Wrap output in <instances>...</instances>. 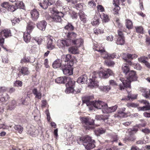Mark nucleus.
I'll use <instances>...</instances> for the list:
<instances>
[{
    "label": "nucleus",
    "instance_id": "obj_31",
    "mask_svg": "<svg viewBox=\"0 0 150 150\" xmlns=\"http://www.w3.org/2000/svg\"><path fill=\"white\" fill-rule=\"evenodd\" d=\"M33 94L35 96V98H37L39 99H40L41 98L42 96L40 92L38 91L36 88H35L33 90Z\"/></svg>",
    "mask_w": 150,
    "mask_h": 150
},
{
    "label": "nucleus",
    "instance_id": "obj_24",
    "mask_svg": "<svg viewBox=\"0 0 150 150\" xmlns=\"http://www.w3.org/2000/svg\"><path fill=\"white\" fill-rule=\"evenodd\" d=\"M122 70L124 73L126 75H127L130 71V69L129 68L128 64H124L123 65L122 67Z\"/></svg>",
    "mask_w": 150,
    "mask_h": 150
},
{
    "label": "nucleus",
    "instance_id": "obj_7",
    "mask_svg": "<svg viewBox=\"0 0 150 150\" xmlns=\"http://www.w3.org/2000/svg\"><path fill=\"white\" fill-rule=\"evenodd\" d=\"M11 34L10 31L8 29L3 30L0 33V45L4 49L5 48L4 47L3 44L4 40L3 36L7 38L11 35Z\"/></svg>",
    "mask_w": 150,
    "mask_h": 150
},
{
    "label": "nucleus",
    "instance_id": "obj_5",
    "mask_svg": "<svg viewBox=\"0 0 150 150\" xmlns=\"http://www.w3.org/2000/svg\"><path fill=\"white\" fill-rule=\"evenodd\" d=\"M50 11L53 15L52 16L50 17V20L56 22H59L61 21V17H63V14L61 12H59L54 8L50 9Z\"/></svg>",
    "mask_w": 150,
    "mask_h": 150
},
{
    "label": "nucleus",
    "instance_id": "obj_33",
    "mask_svg": "<svg viewBox=\"0 0 150 150\" xmlns=\"http://www.w3.org/2000/svg\"><path fill=\"white\" fill-rule=\"evenodd\" d=\"M67 81L68 83L66 84V86L67 87H69L72 88L74 87L75 82L72 79H70L69 78V80H67Z\"/></svg>",
    "mask_w": 150,
    "mask_h": 150
},
{
    "label": "nucleus",
    "instance_id": "obj_37",
    "mask_svg": "<svg viewBox=\"0 0 150 150\" xmlns=\"http://www.w3.org/2000/svg\"><path fill=\"white\" fill-rule=\"evenodd\" d=\"M14 129L18 131L19 133H21L23 131V128L20 125H16L14 127Z\"/></svg>",
    "mask_w": 150,
    "mask_h": 150
},
{
    "label": "nucleus",
    "instance_id": "obj_45",
    "mask_svg": "<svg viewBox=\"0 0 150 150\" xmlns=\"http://www.w3.org/2000/svg\"><path fill=\"white\" fill-rule=\"evenodd\" d=\"M9 5L8 2H5L1 3V6L2 8L7 10L8 7H9Z\"/></svg>",
    "mask_w": 150,
    "mask_h": 150
},
{
    "label": "nucleus",
    "instance_id": "obj_41",
    "mask_svg": "<svg viewBox=\"0 0 150 150\" xmlns=\"http://www.w3.org/2000/svg\"><path fill=\"white\" fill-rule=\"evenodd\" d=\"M127 105L129 108H135L138 106V105L133 103H127Z\"/></svg>",
    "mask_w": 150,
    "mask_h": 150
},
{
    "label": "nucleus",
    "instance_id": "obj_40",
    "mask_svg": "<svg viewBox=\"0 0 150 150\" xmlns=\"http://www.w3.org/2000/svg\"><path fill=\"white\" fill-rule=\"evenodd\" d=\"M116 3H115L114 4L115 5V7L113 9V13L115 14L118 13L119 10L120 9V7L116 5Z\"/></svg>",
    "mask_w": 150,
    "mask_h": 150
},
{
    "label": "nucleus",
    "instance_id": "obj_38",
    "mask_svg": "<svg viewBox=\"0 0 150 150\" xmlns=\"http://www.w3.org/2000/svg\"><path fill=\"white\" fill-rule=\"evenodd\" d=\"M13 84L15 86L17 87H21L22 86L23 82L22 81L17 80L14 82Z\"/></svg>",
    "mask_w": 150,
    "mask_h": 150
},
{
    "label": "nucleus",
    "instance_id": "obj_22",
    "mask_svg": "<svg viewBox=\"0 0 150 150\" xmlns=\"http://www.w3.org/2000/svg\"><path fill=\"white\" fill-rule=\"evenodd\" d=\"M53 67L54 68H57L62 66V61L61 60L57 59L52 64Z\"/></svg>",
    "mask_w": 150,
    "mask_h": 150
},
{
    "label": "nucleus",
    "instance_id": "obj_1",
    "mask_svg": "<svg viewBox=\"0 0 150 150\" xmlns=\"http://www.w3.org/2000/svg\"><path fill=\"white\" fill-rule=\"evenodd\" d=\"M112 74V71L109 69H107L99 72H94L92 75V78L89 79V86L91 88L98 86V77L106 79Z\"/></svg>",
    "mask_w": 150,
    "mask_h": 150
},
{
    "label": "nucleus",
    "instance_id": "obj_32",
    "mask_svg": "<svg viewBox=\"0 0 150 150\" xmlns=\"http://www.w3.org/2000/svg\"><path fill=\"white\" fill-rule=\"evenodd\" d=\"M116 43L117 45H123L125 43L124 38L118 37L117 40H116Z\"/></svg>",
    "mask_w": 150,
    "mask_h": 150
},
{
    "label": "nucleus",
    "instance_id": "obj_19",
    "mask_svg": "<svg viewBox=\"0 0 150 150\" xmlns=\"http://www.w3.org/2000/svg\"><path fill=\"white\" fill-rule=\"evenodd\" d=\"M69 79V77L66 76H61L55 79V82L58 83H64L67 80Z\"/></svg>",
    "mask_w": 150,
    "mask_h": 150
},
{
    "label": "nucleus",
    "instance_id": "obj_28",
    "mask_svg": "<svg viewBox=\"0 0 150 150\" xmlns=\"http://www.w3.org/2000/svg\"><path fill=\"white\" fill-rule=\"evenodd\" d=\"M34 28L33 23H29L28 24L26 27V31L27 32L30 33L33 30Z\"/></svg>",
    "mask_w": 150,
    "mask_h": 150
},
{
    "label": "nucleus",
    "instance_id": "obj_58",
    "mask_svg": "<svg viewBox=\"0 0 150 150\" xmlns=\"http://www.w3.org/2000/svg\"><path fill=\"white\" fill-rule=\"evenodd\" d=\"M80 16L81 20L84 23H85L86 22V19L85 15L83 14V15H81V14H80Z\"/></svg>",
    "mask_w": 150,
    "mask_h": 150
},
{
    "label": "nucleus",
    "instance_id": "obj_51",
    "mask_svg": "<svg viewBox=\"0 0 150 150\" xmlns=\"http://www.w3.org/2000/svg\"><path fill=\"white\" fill-rule=\"evenodd\" d=\"M115 23L117 26L122 30V24L120 23V20L118 18H116L115 20Z\"/></svg>",
    "mask_w": 150,
    "mask_h": 150
},
{
    "label": "nucleus",
    "instance_id": "obj_16",
    "mask_svg": "<svg viewBox=\"0 0 150 150\" xmlns=\"http://www.w3.org/2000/svg\"><path fill=\"white\" fill-rule=\"evenodd\" d=\"M81 90L79 89H74V87H67L65 90V92L67 93H72L74 94H76L80 92Z\"/></svg>",
    "mask_w": 150,
    "mask_h": 150
},
{
    "label": "nucleus",
    "instance_id": "obj_35",
    "mask_svg": "<svg viewBox=\"0 0 150 150\" xmlns=\"http://www.w3.org/2000/svg\"><path fill=\"white\" fill-rule=\"evenodd\" d=\"M66 35L67 38H71L72 39V40H74V38L76 37L77 34L73 32H70L67 33Z\"/></svg>",
    "mask_w": 150,
    "mask_h": 150
},
{
    "label": "nucleus",
    "instance_id": "obj_4",
    "mask_svg": "<svg viewBox=\"0 0 150 150\" xmlns=\"http://www.w3.org/2000/svg\"><path fill=\"white\" fill-rule=\"evenodd\" d=\"M80 140L83 142V145L87 150L93 149L95 147V141L88 136L80 138Z\"/></svg>",
    "mask_w": 150,
    "mask_h": 150
},
{
    "label": "nucleus",
    "instance_id": "obj_11",
    "mask_svg": "<svg viewBox=\"0 0 150 150\" xmlns=\"http://www.w3.org/2000/svg\"><path fill=\"white\" fill-rule=\"evenodd\" d=\"M71 41V45H75L77 47H79L83 43V40L81 38L71 40L70 39Z\"/></svg>",
    "mask_w": 150,
    "mask_h": 150
},
{
    "label": "nucleus",
    "instance_id": "obj_27",
    "mask_svg": "<svg viewBox=\"0 0 150 150\" xmlns=\"http://www.w3.org/2000/svg\"><path fill=\"white\" fill-rule=\"evenodd\" d=\"M69 51L73 54H76L79 52L78 47H71L69 48Z\"/></svg>",
    "mask_w": 150,
    "mask_h": 150
},
{
    "label": "nucleus",
    "instance_id": "obj_56",
    "mask_svg": "<svg viewBox=\"0 0 150 150\" xmlns=\"http://www.w3.org/2000/svg\"><path fill=\"white\" fill-rule=\"evenodd\" d=\"M16 104V101L14 100H12L11 103V105L9 106V109L11 110L13 109L15 107Z\"/></svg>",
    "mask_w": 150,
    "mask_h": 150
},
{
    "label": "nucleus",
    "instance_id": "obj_55",
    "mask_svg": "<svg viewBox=\"0 0 150 150\" xmlns=\"http://www.w3.org/2000/svg\"><path fill=\"white\" fill-rule=\"evenodd\" d=\"M105 118L102 115H97L96 116V119L99 120H103L104 121V120Z\"/></svg>",
    "mask_w": 150,
    "mask_h": 150
},
{
    "label": "nucleus",
    "instance_id": "obj_60",
    "mask_svg": "<svg viewBox=\"0 0 150 150\" xmlns=\"http://www.w3.org/2000/svg\"><path fill=\"white\" fill-rule=\"evenodd\" d=\"M16 6L17 8L19 7L21 8H23V3L22 2H17L16 3Z\"/></svg>",
    "mask_w": 150,
    "mask_h": 150
},
{
    "label": "nucleus",
    "instance_id": "obj_62",
    "mask_svg": "<svg viewBox=\"0 0 150 150\" xmlns=\"http://www.w3.org/2000/svg\"><path fill=\"white\" fill-rule=\"evenodd\" d=\"M2 59L3 62H5L6 63H8L9 60L8 59L7 56L6 55H5L2 57Z\"/></svg>",
    "mask_w": 150,
    "mask_h": 150
},
{
    "label": "nucleus",
    "instance_id": "obj_12",
    "mask_svg": "<svg viewBox=\"0 0 150 150\" xmlns=\"http://www.w3.org/2000/svg\"><path fill=\"white\" fill-rule=\"evenodd\" d=\"M117 108V105H115L112 107H108V105L105 109L103 110V113H109L113 112L115 111Z\"/></svg>",
    "mask_w": 150,
    "mask_h": 150
},
{
    "label": "nucleus",
    "instance_id": "obj_2",
    "mask_svg": "<svg viewBox=\"0 0 150 150\" xmlns=\"http://www.w3.org/2000/svg\"><path fill=\"white\" fill-rule=\"evenodd\" d=\"M127 75L126 79L124 80L123 78H120V79L123 84V85L120 84L119 85V89L120 90H124L125 87H130L131 82L132 81L137 80V77L136 72L134 71H130Z\"/></svg>",
    "mask_w": 150,
    "mask_h": 150
},
{
    "label": "nucleus",
    "instance_id": "obj_54",
    "mask_svg": "<svg viewBox=\"0 0 150 150\" xmlns=\"http://www.w3.org/2000/svg\"><path fill=\"white\" fill-rule=\"evenodd\" d=\"M137 98V96L135 95L134 97H133L132 96V95L131 94H129L127 96V98L128 99L125 98H122V100H129L130 98L131 99H135Z\"/></svg>",
    "mask_w": 150,
    "mask_h": 150
},
{
    "label": "nucleus",
    "instance_id": "obj_8",
    "mask_svg": "<svg viewBox=\"0 0 150 150\" xmlns=\"http://www.w3.org/2000/svg\"><path fill=\"white\" fill-rule=\"evenodd\" d=\"M71 42L70 38L66 40H59L57 41V45L59 48L63 49L65 46L68 47L71 45Z\"/></svg>",
    "mask_w": 150,
    "mask_h": 150
},
{
    "label": "nucleus",
    "instance_id": "obj_10",
    "mask_svg": "<svg viewBox=\"0 0 150 150\" xmlns=\"http://www.w3.org/2000/svg\"><path fill=\"white\" fill-rule=\"evenodd\" d=\"M95 50L99 52L102 55V57L104 58L110 59V54H109L105 51V49L104 48H103V49L100 48L98 50L95 49Z\"/></svg>",
    "mask_w": 150,
    "mask_h": 150
},
{
    "label": "nucleus",
    "instance_id": "obj_50",
    "mask_svg": "<svg viewBox=\"0 0 150 150\" xmlns=\"http://www.w3.org/2000/svg\"><path fill=\"white\" fill-rule=\"evenodd\" d=\"M21 18H15L13 20L11 21L13 25H15L16 23H18L21 20Z\"/></svg>",
    "mask_w": 150,
    "mask_h": 150
},
{
    "label": "nucleus",
    "instance_id": "obj_53",
    "mask_svg": "<svg viewBox=\"0 0 150 150\" xmlns=\"http://www.w3.org/2000/svg\"><path fill=\"white\" fill-rule=\"evenodd\" d=\"M123 55L124 56L126 57L125 58H124V57H123V59L126 60H127L126 58H128L129 59H132V54H129V53H127V54H125V53H124L123 54Z\"/></svg>",
    "mask_w": 150,
    "mask_h": 150
},
{
    "label": "nucleus",
    "instance_id": "obj_23",
    "mask_svg": "<svg viewBox=\"0 0 150 150\" xmlns=\"http://www.w3.org/2000/svg\"><path fill=\"white\" fill-rule=\"evenodd\" d=\"M87 77L85 75L81 76L77 80V82L78 83H82L83 84L85 82L87 81Z\"/></svg>",
    "mask_w": 150,
    "mask_h": 150
},
{
    "label": "nucleus",
    "instance_id": "obj_46",
    "mask_svg": "<svg viewBox=\"0 0 150 150\" xmlns=\"http://www.w3.org/2000/svg\"><path fill=\"white\" fill-rule=\"evenodd\" d=\"M111 89V87L109 86H102L101 87V89L105 92H107Z\"/></svg>",
    "mask_w": 150,
    "mask_h": 150
},
{
    "label": "nucleus",
    "instance_id": "obj_44",
    "mask_svg": "<svg viewBox=\"0 0 150 150\" xmlns=\"http://www.w3.org/2000/svg\"><path fill=\"white\" fill-rule=\"evenodd\" d=\"M83 5L84 4L82 3L78 4L75 5L74 7L76 8L77 10H81L83 9Z\"/></svg>",
    "mask_w": 150,
    "mask_h": 150
},
{
    "label": "nucleus",
    "instance_id": "obj_13",
    "mask_svg": "<svg viewBox=\"0 0 150 150\" xmlns=\"http://www.w3.org/2000/svg\"><path fill=\"white\" fill-rule=\"evenodd\" d=\"M28 133L33 137H36L39 134L38 130L36 129L33 127V128L30 127V129L28 131Z\"/></svg>",
    "mask_w": 150,
    "mask_h": 150
},
{
    "label": "nucleus",
    "instance_id": "obj_30",
    "mask_svg": "<svg viewBox=\"0 0 150 150\" xmlns=\"http://www.w3.org/2000/svg\"><path fill=\"white\" fill-rule=\"evenodd\" d=\"M104 122L108 125L112 126L114 123V121L112 119L106 117L104 120Z\"/></svg>",
    "mask_w": 150,
    "mask_h": 150
},
{
    "label": "nucleus",
    "instance_id": "obj_34",
    "mask_svg": "<svg viewBox=\"0 0 150 150\" xmlns=\"http://www.w3.org/2000/svg\"><path fill=\"white\" fill-rule=\"evenodd\" d=\"M118 114H116L115 115V117L122 118L124 117L126 115V114L124 112H122L120 110L118 111Z\"/></svg>",
    "mask_w": 150,
    "mask_h": 150
},
{
    "label": "nucleus",
    "instance_id": "obj_14",
    "mask_svg": "<svg viewBox=\"0 0 150 150\" xmlns=\"http://www.w3.org/2000/svg\"><path fill=\"white\" fill-rule=\"evenodd\" d=\"M140 91L142 93V95L146 98L150 99V90L142 88Z\"/></svg>",
    "mask_w": 150,
    "mask_h": 150
},
{
    "label": "nucleus",
    "instance_id": "obj_52",
    "mask_svg": "<svg viewBox=\"0 0 150 150\" xmlns=\"http://www.w3.org/2000/svg\"><path fill=\"white\" fill-rule=\"evenodd\" d=\"M136 31L139 33H143V28L141 26H137L135 27Z\"/></svg>",
    "mask_w": 150,
    "mask_h": 150
},
{
    "label": "nucleus",
    "instance_id": "obj_42",
    "mask_svg": "<svg viewBox=\"0 0 150 150\" xmlns=\"http://www.w3.org/2000/svg\"><path fill=\"white\" fill-rule=\"evenodd\" d=\"M17 8V7L16 6L9 5V7H8L7 10L11 12H13L16 10Z\"/></svg>",
    "mask_w": 150,
    "mask_h": 150
},
{
    "label": "nucleus",
    "instance_id": "obj_59",
    "mask_svg": "<svg viewBox=\"0 0 150 150\" xmlns=\"http://www.w3.org/2000/svg\"><path fill=\"white\" fill-rule=\"evenodd\" d=\"M133 67H134V69L139 70H141L142 69V67L140 65L138 64H134V65Z\"/></svg>",
    "mask_w": 150,
    "mask_h": 150
},
{
    "label": "nucleus",
    "instance_id": "obj_25",
    "mask_svg": "<svg viewBox=\"0 0 150 150\" xmlns=\"http://www.w3.org/2000/svg\"><path fill=\"white\" fill-rule=\"evenodd\" d=\"M99 16H97L96 15H95L91 22L92 24L94 25H98L99 23Z\"/></svg>",
    "mask_w": 150,
    "mask_h": 150
},
{
    "label": "nucleus",
    "instance_id": "obj_47",
    "mask_svg": "<svg viewBox=\"0 0 150 150\" xmlns=\"http://www.w3.org/2000/svg\"><path fill=\"white\" fill-rule=\"evenodd\" d=\"M101 16H103V20L104 22H107L109 21L108 16L107 15L105 14L104 13H102Z\"/></svg>",
    "mask_w": 150,
    "mask_h": 150
},
{
    "label": "nucleus",
    "instance_id": "obj_64",
    "mask_svg": "<svg viewBox=\"0 0 150 150\" xmlns=\"http://www.w3.org/2000/svg\"><path fill=\"white\" fill-rule=\"evenodd\" d=\"M119 56H117L116 53H114L111 54H110V59H114V58H118Z\"/></svg>",
    "mask_w": 150,
    "mask_h": 150
},
{
    "label": "nucleus",
    "instance_id": "obj_15",
    "mask_svg": "<svg viewBox=\"0 0 150 150\" xmlns=\"http://www.w3.org/2000/svg\"><path fill=\"white\" fill-rule=\"evenodd\" d=\"M88 120L87 121L86 126L84 125L86 127V129H88L90 130L92 129L94 127L92 126L94 124V121L91 118L88 117Z\"/></svg>",
    "mask_w": 150,
    "mask_h": 150
},
{
    "label": "nucleus",
    "instance_id": "obj_20",
    "mask_svg": "<svg viewBox=\"0 0 150 150\" xmlns=\"http://www.w3.org/2000/svg\"><path fill=\"white\" fill-rule=\"evenodd\" d=\"M47 24V23L45 21L43 20L38 22V23L37 24V27L40 30H45Z\"/></svg>",
    "mask_w": 150,
    "mask_h": 150
},
{
    "label": "nucleus",
    "instance_id": "obj_3",
    "mask_svg": "<svg viewBox=\"0 0 150 150\" xmlns=\"http://www.w3.org/2000/svg\"><path fill=\"white\" fill-rule=\"evenodd\" d=\"M83 103H86L87 106H91L89 108L91 110L94 109L93 107L99 109H104L107 106V104L103 101L98 100V101H90L89 100H83Z\"/></svg>",
    "mask_w": 150,
    "mask_h": 150
},
{
    "label": "nucleus",
    "instance_id": "obj_57",
    "mask_svg": "<svg viewBox=\"0 0 150 150\" xmlns=\"http://www.w3.org/2000/svg\"><path fill=\"white\" fill-rule=\"evenodd\" d=\"M97 131L100 134L104 133L105 132V129L102 128H98L97 129Z\"/></svg>",
    "mask_w": 150,
    "mask_h": 150
},
{
    "label": "nucleus",
    "instance_id": "obj_26",
    "mask_svg": "<svg viewBox=\"0 0 150 150\" xmlns=\"http://www.w3.org/2000/svg\"><path fill=\"white\" fill-rule=\"evenodd\" d=\"M30 33L28 32H25L23 34V38L24 41L26 43L29 42L30 41L31 37Z\"/></svg>",
    "mask_w": 150,
    "mask_h": 150
},
{
    "label": "nucleus",
    "instance_id": "obj_43",
    "mask_svg": "<svg viewBox=\"0 0 150 150\" xmlns=\"http://www.w3.org/2000/svg\"><path fill=\"white\" fill-rule=\"evenodd\" d=\"M80 120L81 122L83 123H84L85 125H86L87 121H88V117H81L80 118Z\"/></svg>",
    "mask_w": 150,
    "mask_h": 150
},
{
    "label": "nucleus",
    "instance_id": "obj_36",
    "mask_svg": "<svg viewBox=\"0 0 150 150\" xmlns=\"http://www.w3.org/2000/svg\"><path fill=\"white\" fill-rule=\"evenodd\" d=\"M126 27L128 29H131L133 27V24L132 21L129 19L126 20Z\"/></svg>",
    "mask_w": 150,
    "mask_h": 150
},
{
    "label": "nucleus",
    "instance_id": "obj_49",
    "mask_svg": "<svg viewBox=\"0 0 150 150\" xmlns=\"http://www.w3.org/2000/svg\"><path fill=\"white\" fill-rule=\"evenodd\" d=\"M105 63L108 66H113L115 64L114 62L113 61L108 60L105 61Z\"/></svg>",
    "mask_w": 150,
    "mask_h": 150
},
{
    "label": "nucleus",
    "instance_id": "obj_6",
    "mask_svg": "<svg viewBox=\"0 0 150 150\" xmlns=\"http://www.w3.org/2000/svg\"><path fill=\"white\" fill-rule=\"evenodd\" d=\"M73 65V63L72 62H70V64L69 65H62L61 69L64 74L69 76L73 74V69L72 67Z\"/></svg>",
    "mask_w": 150,
    "mask_h": 150
},
{
    "label": "nucleus",
    "instance_id": "obj_9",
    "mask_svg": "<svg viewBox=\"0 0 150 150\" xmlns=\"http://www.w3.org/2000/svg\"><path fill=\"white\" fill-rule=\"evenodd\" d=\"M61 60L62 65H69L70 62H72L73 64H74L73 61L71 58V56L70 54H67L66 55H62Z\"/></svg>",
    "mask_w": 150,
    "mask_h": 150
},
{
    "label": "nucleus",
    "instance_id": "obj_39",
    "mask_svg": "<svg viewBox=\"0 0 150 150\" xmlns=\"http://www.w3.org/2000/svg\"><path fill=\"white\" fill-rule=\"evenodd\" d=\"M65 29L70 31L73 30L74 28V27L71 23H69L64 27Z\"/></svg>",
    "mask_w": 150,
    "mask_h": 150
},
{
    "label": "nucleus",
    "instance_id": "obj_63",
    "mask_svg": "<svg viewBox=\"0 0 150 150\" xmlns=\"http://www.w3.org/2000/svg\"><path fill=\"white\" fill-rule=\"evenodd\" d=\"M109 83L110 85L112 86H115L117 85V84L116 82L113 80H110L109 81Z\"/></svg>",
    "mask_w": 150,
    "mask_h": 150
},
{
    "label": "nucleus",
    "instance_id": "obj_17",
    "mask_svg": "<svg viewBox=\"0 0 150 150\" xmlns=\"http://www.w3.org/2000/svg\"><path fill=\"white\" fill-rule=\"evenodd\" d=\"M53 38L52 37H50L47 38L48 42L47 47L49 50H52L55 48L54 45L53 43Z\"/></svg>",
    "mask_w": 150,
    "mask_h": 150
},
{
    "label": "nucleus",
    "instance_id": "obj_48",
    "mask_svg": "<svg viewBox=\"0 0 150 150\" xmlns=\"http://www.w3.org/2000/svg\"><path fill=\"white\" fill-rule=\"evenodd\" d=\"M88 6L90 8H94L96 6V4L93 1H90L88 2Z\"/></svg>",
    "mask_w": 150,
    "mask_h": 150
},
{
    "label": "nucleus",
    "instance_id": "obj_18",
    "mask_svg": "<svg viewBox=\"0 0 150 150\" xmlns=\"http://www.w3.org/2000/svg\"><path fill=\"white\" fill-rule=\"evenodd\" d=\"M30 14L31 18L33 20H36L39 18V13L38 11L36 9H34L31 10Z\"/></svg>",
    "mask_w": 150,
    "mask_h": 150
},
{
    "label": "nucleus",
    "instance_id": "obj_61",
    "mask_svg": "<svg viewBox=\"0 0 150 150\" xmlns=\"http://www.w3.org/2000/svg\"><path fill=\"white\" fill-rule=\"evenodd\" d=\"M98 10L99 11L102 12L104 11V9L103 7L101 5H99L97 6V7Z\"/></svg>",
    "mask_w": 150,
    "mask_h": 150
},
{
    "label": "nucleus",
    "instance_id": "obj_29",
    "mask_svg": "<svg viewBox=\"0 0 150 150\" xmlns=\"http://www.w3.org/2000/svg\"><path fill=\"white\" fill-rule=\"evenodd\" d=\"M39 5L43 9H45L49 6L47 0H44L42 2L40 3Z\"/></svg>",
    "mask_w": 150,
    "mask_h": 150
},
{
    "label": "nucleus",
    "instance_id": "obj_21",
    "mask_svg": "<svg viewBox=\"0 0 150 150\" xmlns=\"http://www.w3.org/2000/svg\"><path fill=\"white\" fill-rule=\"evenodd\" d=\"M19 72L20 74L24 76L27 75L30 73L28 68L25 67H21L20 70Z\"/></svg>",
    "mask_w": 150,
    "mask_h": 150
}]
</instances>
